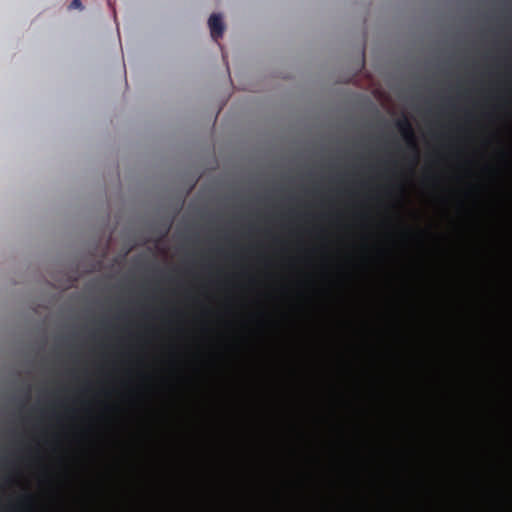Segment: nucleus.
Masks as SVG:
<instances>
[{"label": "nucleus", "mask_w": 512, "mask_h": 512, "mask_svg": "<svg viewBox=\"0 0 512 512\" xmlns=\"http://www.w3.org/2000/svg\"><path fill=\"white\" fill-rule=\"evenodd\" d=\"M70 7L72 8H82V3L80 0H73L70 4Z\"/></svg>", "instance_id": "obj_2"}, {"label": "nucleus", "mask_w": 512, "mask_h": 512, "mask_svg": "<svg viewBox=\"0 0 512 512\" xmlns=\"http://www.w3.org/2000/svg\"><path fill=\"white\" fill-rule=\"evenodd\" d=\"M209 28L211 32V36L213 38H219L223 35L224 32V23L222 21V17L219 14H213L209 18Z\"/></svg>", "instance_id": "obj_1"}]
</instances>
